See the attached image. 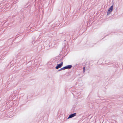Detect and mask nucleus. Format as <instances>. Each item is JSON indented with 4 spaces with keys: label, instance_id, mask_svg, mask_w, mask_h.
<instances>
[{
    "label": "nucleus",
    "instance_id": "39448f33",
    "mask_svg": "<svg viewBox=\"0 0 123 123\" xmlns=\"http://www.w3.org/2000/svg\"><path fill=\"white\" fill-rule=\"evenodd\" d=\"M72 67V66L71 65H68L65 66L64 67L65 69H70Z\"/></svg>",
    "mask_w": 123,
    "mask_h": 123
},
{
    "label": "nucleus",
    "instance_id": "f8f14e48",
    "mask_svg": "<svg viewBox=\"0 0 123 123\" xmlns=\"http://www.w3.org/2000/svg\"><path fill=\"white\" fill-rule=\"evenodd\" d=\"M93 46L91 45V46Z\"/></svg>",
    "mask_w": 123,
    "mask_h": 123
},
{
    "label": "nucleus",
    "instance_id": "f03ea898",
    "mask_svg": "<svg viewBox=\"0 0 123 123\" xmlns=\"http://www.w3.org/2000/svg\"><path fill=\"white\" fill-rule=\"evenodd\" d=\"M113 8V6L112 5L109 9L107 12V15L108 16L111 13V12L112 11Z\"/></svg>",
    "mask_w": 123,
    "mask_h": 123
},
{
    "label": "nucleus",
    "instance_id": "7ed1b4c3",
    "mask_svg": "<svg viewBox=\"0 0 123 123\" xmlns=\"http://www.w3.org/2000/svg\"><path fill=\"white\" fill-rule=\"evenodd\" d=\"M63 62H62L60 64H57L55 68L56 69H58L61 68L63 66Z\"/></svg>",
    "mask_w": 123,
    "mask_h": 123
},
{
    "label": "nucleus",
    "instance_id": "9d476101",
    "mask_svg": "<svg viewBox=\"0 0 123 123\" xmlns=\"http://www.w3.org/2000/svg\"><path fill=\"white\" fill-rule=\"evenodd\" d=\"M63 58L62 57V58L60 60V61H61L62 60V58Z\"/></svg>",
    "mask_w": 123,
    "mask_h": 123
},
{
    "label": "nucleus",
    "instance_id": "f257e3e1",
    "mask_svg": "<svg viewBox=\"0 0 123 123\" xmlns=\"http://www.w3.org/2000/svg\"><path fill=\"white\" fill-rule=\"evenodd\" d=\"M16 58L17 59L15 60H17V62L19 64L18 65L23 63L25 61V56L20 55L19 54H18Z\"/></svg>",
    "mask_w": 123,
    "mask_h": 123
},
{
    "label": "nucleus",
    "instance_id": "20e7f679",
    "mask_svg": "<svg viewBox=\"0 0 123 123\" xmlns=\"http://www.w3.org/2000/svg\"><path fill=\"white\" fill-rule=\"evenodd\" d=\"M76 113H72L69 115V116L68 119L70 118H72L75 116H76Z\"/></svg>",
    "mask_w": 123,
    "mask_h": 123
},
{
    "label": "nucleus",
    "instance_id": "423d86ee",
    "mask_svg": "<svg viewBox=\"0 0 123 123\" xmlns=\"http://www.w3.org/2000/svg\"><path fill=\"white\" fill-rule=\"evenodd\" d=\"M65 70L64 67H63V68H61L60 69L58 70V71H60L62 70Z\"/></svg>",
    "mask_w": 123,
    "mask_h": 123
},
{
    "label": "nucleus",
    "instance_id": "1a4fd4ad",
    "mask_svg": "<svg viewBox=\"0 0 123 123\" xmlns=\"http://www.w3.org/2000/svg\"><path fill=\"white\" fill-rule=\"evenodd\" d=\"M83 73H84L85 71V67H83Z\"/></svg>",
    "mask_w": 123,
    "mask_h": 123
},
{
    "label": "nucleus",
    "instance_id": "6e6552de",
    "mask_svg": "<svg viewBox=\"0 0 123 123\" xmlns=\"http://www.w3.org/2000/svg\"><path fill=\"white\" fill-rule=\"evenodd\" d=\"M111 123H116L115 120H113L112 121Z\"/></svg>",
    "mask_w": 123,
    "mask_h": 123
},
{
    "label": "nucleus",
    "instance_id": "0eeeda50",
    "mask_svg": "<svg viewBox=\"0 0 123 123\" xmlns=\"http://www.w3.org/2000/svg\"><path fill=\"white\" fill-rule=\"evenodd\" d=\"M108 65H110L109 66H114V64H113L111 63H108Z\"/></svg>",
    "mask_w": 123,
    "mask_h": 123
},
{
    "label": "nucleus",
    "instance_id": "9b49d317",
    "mask_svg": "<svg viewBox=\"0 0 123 123\" xmlns=\"http://www.w3.org/2000/svg\"><path fill=\"white\" fill-rule=\"evenodd\" d=\"M15 1H18V0H15Z\"/></svg>",
    "mask_w": 123,
    "mask_h": 123
}]
</instances>
